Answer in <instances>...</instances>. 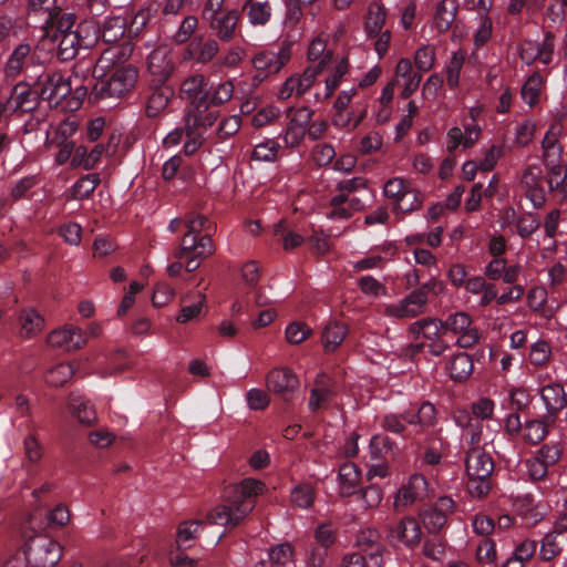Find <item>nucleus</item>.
<instances>
[{"instance_id": "obj_53", "label": "nucleus", "mask_w": 567, "mask_h": 567, "mask_svg": "<svg viewBox=\"0 0 567 567\" xmlns=\"http://www.w3.org/2000/svg\"><path fill=\"white\" fill-rule=\"evenodd\" d=\"M291 502L300 508H309L315 502V489L309 483H301L291 491Z\"/></svg>"}, {"instance_id": "obj_4", "label": "nucleus", "mask_w": 567, "mask_h": 567, "mask_svg": "<svg viewBox=\"0 0 567 567\" xmlns=\"http://www.w3.org/2000/svg\"><path fill=\"white\" fill-rule=\"evenodd\" d=\"M308 60L311 64L302 74H295L286 80L279 91V97L286 100L291 95H302L316 82L317 76L333 62V52L327 48V41L316 38L309 45Z\"/></svg>"}, {"instance_id": "obj_22", "label": "nucleus", "mask_w": 567, "mask_h": 567, "mask_svg": "<svg viewBox=\"0 0 567 567\" xmlns=\"http://www.w3.org/2000/svg\"><path fill=\"white\" fill-rule=\"evenodd\" d=\"M422 80V73L417 70L413 72L410 59L402 58L394 68L392 81L401 87L400 96L410 97L419 87Z\"/></svg>"}, {"instance_id": "obj_56", "label": "nucleus", "mask_w": 567, "mask_h": 567, "mask_svg": "<svg viewBox=\"0 0 567 567\" xmlns=\"http://www.w3.org/2000/svg\"><path fill=\"white\" fill-rule=\"evenodd\" d=\"M234 92V85L230 81L219 83L214 90L209 86L208 102L213 106H219L228 102Z\"/></svg>"}, {"instance_id": "obj_18", "label": "nucleus", "mask_w": 567, "mask_h": 567, "mask_svg": "<svg viewBox=\"0 0 567 567\" xmlns=\"http://www.w3.org/2000/svg\"><path fill=\"white\" fill-rule=\"evenodd\" d=\"M427 494L429 488L426 478L421 474H413L396 492L394 507L398 511L405 509L414 503L425 499Z\"/></svg>"}, {"instance_id": "obj_2", "label": "nucleus", "mask_w": 567, "mask_h": 567, "mask_svg": "<svg viewBox=\"0 0 567 567\" xmlns=\"http://www.w3.org/2000/svg\"><path fill=\"white\" fill-rule=\"evenodd\" d=\"M265 489L266 485L261 481L251 477L228 486L224 493L223 504L209 513V520L213 524L230 528L238 526L254 509L257 497Z\"/></svg>"}, {"instance_id": "obj_27", "label": "nucleus", "mask_w": 567, "mask_h": 567, "mask_svg": "<svg viewBox=\"0 0 567 567\" xmlns=\"http://www.w3.org/2000/svg\"><path fill=\"white\" fill-rule=\"evenodd\" d=\"M173 96L174 90L171 85L166 84V82L153 83L150 87V94L145 105L146 116L156 117L159 115L167 107Z\"/></svg>"}, {"instance_id": "obj_49", "label": "nucleus", "mask_w": 567, "mask_h": 567, "mask_svg": "<svg viewBox=\"0 0 567 567\" xmlns=\"http://www.w3.org/2000/svg\"><path fill=\"white\" fill-rule=\"evenodd\" d=\"M548 434V426L544 421L530 420L523 427V440L529 444L540 443Z\"/></svg>"}, {"instance_id": "obj_32", "label": "nucleus", "mask_w": 567, "mask_h": 567, "mask_svg": "<svg viewBox=\"0 0 567 567\" xmlns=\"http://www.w3.org/2000/svg\"><path fill=\"white\" fill-rule=\"evenodd\" d=\"M147 68L155 76L154 83L166 82L174 71V64L163 50H155L148 55Z\"/></svg>"}, {"instance_id": "obj_44", "label": "nucleus", "mask_w": 567, "mask_h": 567, "mask_svg": "<svg viewBox=\"0 0 567 567\" xmlns=\"http://www.w3.org/2000/svg\"><path fill=\"white\" fill-rule=\"evenodd\" d=\"M76 16L72 12H64L58 7V12L51 13L45 18V23L55 28L59 35H63L66 32H74L73 27L75 25Z\"/></svg>"}, {"instance_id": "obj_37", "label": "nucleus", "mask_w": 567, "mask_h": 567, "mask_svg": "<svg viewBox=\"0 0 567 567\" xmlns=\"http://www.w3.org/2000/svg\"><path fill=\"white\" fill-rule=\"evenodd\" d=\"M126 19L123 17L106 18L101 25L100 39L109 44L121 41L126 33Z\"/></svg>"}, {"instance_id": "obj_38", "label": "nucleus", "mask_w": 567, "mask_h": 567, "mask_svg": "<svg viewBox=\"0 0 567 567\" xmlns=\"http://www.w3.org/2000/svg\"><path fill=\"white\" fill-rule=\"evenodd\" d=\"M385 23V9L380 3H371L368 8V12L364 16V31L368 37H377L382 32Z\"/></svg>"}, {"instance_id": "obj_55", "label": "nucleus", "mask_w": 567, "mask_h": 567, "mask_svg": "<svg viewBox=\"0 0 567 567\" xmlns=\"http://www.w3.org/2000/svg\"><path fill=\"white\" fill-rule=\"evenodd\" d=\"M423 200V195L414 187H411L408 192H405V195L400 198L394 210L400 213H411L417 210L422 207Z\"/></svg>"}, {"instance_id": "obj_59", "label": "nucleus", "mask_w": 567, "mask_h": 567, "mask_svg": "<svg viewBox=\"0 0 567 567\" xmlns=\"http://www.w3.org/2000/svg\"><path fill=\"white\" fill-rule=\"evenodd\" d=\"M295 550L289 543H282L269 549L268 556L272 565L285 566L292 560Z\"/></svg>"}, {"instance_id": "obj_1", "label": "nucleus", "mask_w": 567, "mask_h": 567, "mask_svg": "<svg viewBox=\"0 0 567 567\" xmlns=\"http://www.w3.org/2000/svg\"><path fill=\"white\" fill-rule=\"evenodd\" d=\"M187 233L184 234L179 247L175 250L177 259L168 266L169 276L177 277L185 267L187 272L195 271L200 262L215 252L212 236L216 226L207 217H194L187 220Z\"/></svg>"}, {"instance_id": "obj_63", "label": "nucleus", "mask_w": 567, "mask_h": 567, "mask_svg": "<svg viewBox=\"0 0 567 567\" xmlns=\"http://www.w3.org/2000/svg\"><path fill=\"white\" fill-rule=\"evenodd\" d=\"M280 144L275 140H268L258 144L254 150V158L259 161L271 162L277 157Z\"/></svg>"}, {"instance_id": "obj_21", "label": "nucleus", "mask_w": 567, "mask_h": 567, "mask_svg": "<svg viewBox=\"0 0 567 567\" xmlns=\"http://www.w3.org/2000/svg\"><path fill=\"white\" fill-rule=\"evenodd\" d=\"M426 301L424 291L413 290L398 303L386 306L384 313L395 319L413 318L424 312Z\"/></svg>"}, {"instance_id": "obj_19", "label": "nucleus", "mask_w": 567, "mask_h": 567, "mask_svg": "<svg viewBox=\"0 0 567 567\" xmlns=\"http://www.w3.org/2000/svg\"><path fill=\"white\" fill-rule=\"evenodd\" d=\"M240 19L245 18L254 29H261L269 24L274 14V6L270 0H243Z\"/></svg>"}, {"instance_id": "obj_35", "label": "nucleus", "mask_w": 567, "mask_h": 567, "mask_svg": "<svg viewBox=\"0 0 567 567\" xmlns=\"http://www.w3.org/2000/svg\"><path fill=\"white\" fill-rule=\"evenodd\" d=\"M540 398L549 413H556L567 405V394L559 383H549L543 386Z\"/></svg>"}, {"instance_id": "obj_25", "label": "nucleus", "mask_w": 567, "mask_h": 567, "mask_svg": "<svg viewBox=\"0 0 567 567\" xmlns=\"http://www.w3.org/2000/svg\"><path fill=\"white\" fill-rule=\"evenodd\" d=\"M181 95L189 101V106L202 107L209 97L208 81L203 74H194L181 84Z\"/></svg>"}, {"instance_id": "obj_47", "label": "nucleus", "mask_w": 567, "mask_h": 567, "mask_svg": "<svg viewBox=\"0 0 567 567\" xmlns=\"http://www.w3.org/2000/svg\"><path fill=\"white\" fill-rule=\"evenodd\" d=\"M101 178L96 173L87 174L79 178L72 187L73 198H89L100 184Z\"/></svg>"}, {"instance_id": "obj_46", "label": "nucleus", "mask_w": 567, "mask_h": 567, "mask_svg": "<svg viewBox=\"0 0 567 567\" xmlns=\"http://www.w3.org/2000/svg\"><path fill=\"white\" fill-rule=\"evenodd\" d=\"M198 28V19L195 16H186L181 21L177 30L172 37L176 44H188L195 37V31Z\"/></svg>"}, {"instance_id": "obj_33", "label": "nucleus", "mask_w": 567, "mask_h": 567, "mask_svg": "<svg viewBox=\"0 0 567 567\" xmlns=\"http://www.w3.org/2000/svg\"><path fill=\"white\" fill-rule=\"evenodd\" d=\"M73 33L79 39L83 52H91L100 40L101 25L93 19L83 20L76 24Z\"/></svg>"}, {"instance_id": "obj_17", "label": "nucleus", "mask_w": 567, "mask_h": 567, "mask_svg": "<svg viewBox=\"0 0 567 567\" xmlns=\"http://www.w3.org/2000/svg\"><path fill=\"white\" fill-rule=\"evenodd\" d=\"M218 41L219 40L216 38L195 35L184 49L182 61L193 62L195 64H207L212 62L219 52Z\"/></svg>"}, {"instance_id": "obj_6", "label": "nucleus", "mask_w": 567, "mask_h": 567, "mask_svg": "<svg viewBox=\"0 0 567 567\" xmlns=\"http://www.w3.org/2000/svg\"><path fill=\"white\" fill-rule=\"evenodd\" d=\"M45 55L37 45L21 42L9 53L3 72L7 79L16 80L22 76L32 80L43 72Z\"/></svg>"}, {"instance_id": "obj_15", "label": "nucleus", "mask_w": 567, "mask_h": 567, "mask_svg": "<svg viewBox=\"0 0 567 567\" xmlns=\"http://www.w3.org/2000/svg\"><path fill=\"white\" fill-rule=\"evenodd\" d=\"M446 332L457 336L456 344L461 348H471L480 340V332L473 326L472 318L464 311L450 315L445 320Z\"/></svg>"}, {"instance_id": "obj_13", "label": "nucleus", "mask_w": 567, "mask_h": 567, "mask_svg": "<svg viewBox=\"0 0 567 567\" xmlns=\"http://www.w3.org/2000/svg\"><path fill=\"white\" fill-rule=\"evenodd\" d=\"M546 175L538 164L526 166L519 177V188L535 208H540L546 203Z\"/></svg>"}, {"instance_id": "obj_57", "label": "nucleus", "mask_w": 567, "mask_h": 567, "mask_svg": "<svg viewBox=\"0 0 567 567\" xmlns=\"http://www.w3.org/2000/svg\"><path fill=\"white\" fill-rule=\"evenodd\" d=\"M434 62L435 49L430 44L422 45L414 54V63L421 73L430 71Z\"/></svg>"}, {"instance_id": "obj_28", "label": "nucleus", "mask_w": 567, "mask_h": 567, "mask_svg": "<svg viewBox=\"0 0 567 567\" xmlns=\"http://www.w3.org/2000/svg\"><path fill=\"white\" fill-rule=\"evenodd\" d=\"M213 105L207 101L202 107L188 106L184 116L186 127L196 131H204L215 124L218 118L217 111L212 109Z\"/></svg>"}, {"instance_id": "obj_62", "label": "nucleus", "mask_w": 567, "mask_h": 567, "mask_svg": "<svg viewBox=\"0 0 567 567\" xmlns=\"http://www.w3.org/2000/svg\"><path fill=\"white\" fill-rule=\"evenodd\" d=\"M540 226V220L530 213L520 215L516 220V228L520 237L526 238L535 233Z\"/></svg>"}, {"instance_id": "obj_39", "label": "nucleus", "mask_w": 567, "mask_h": 567, "mask_svg": "<svg viewBox=\"0 0 567 567\" xmlns=\"http://www.w3.org/2000/svg\"><path fill=\"white\" fill-rule=\"evenodd\" d=\"M457 12L456 0H442L435 10L434 25L440 32L446 31L455 20Z\"/></svg>"}, {"instance_id": "obj_52", "label": "nucleus", "mask_w": 567, "mask_h": 567, "mask_svg": "<svg viewBox=\"0 0 567 567\" xmlns=\"http://www.w3.org/2000/svg\"><path fill=\"white\" fill-rule=\"evenodd\" d=\"M203 524L198 520L185 522L179 525L176 544L179 549L189 547V542L193 540L202 528Z\"/></svg>"}, {"instance_id": "obj_10", "label": "nucleus", "mask_w": 567, "mask_h": 567, "mask_svg": "<svg viewBox=\"0 0 567 567\" xmlns=\"http://www.w3.org/2000/svg\"><path fill=\"white\" fill-rule=\"evenodd\" d=\"M404 422L416 425L419 427L417 432H425L435 425V406L431 402L424 401L416 410L412 409L411 412L403 415L388 414L383 419L382 426L386 431L402 433L405 430Z\"/></svg>"}, {"instance_id": "obj_7", "label": "nucleus", "mask_w": 567, "mask_h": 567, "mask_svg": "<svg viewBox=\"0 0 567 567\" xmlns=\"http://www.w3.org/2000/svg\"><path fill=\"white\" fill-rule=\"evenodd\" d=\"M465 471L468 476L467 489L472 497L484 498L491 491V475L494 461L482 446L468 449L465 457Z\"/></svg>"}, {"instance_id": "obj_29", "label": "nucleus", "mask_w": 567, "mask_h": 567, "mask_svg": "<svg viewBox=\"0 0 567 567\" xmlns=\"http://www.w3.org/2000/svg\"><path fill=\"white\" fill-rule=\"evenodd\" d=\"M48 343L52 347L64 348L65 350L81 349L86 343V337L80 328L69 326L51 332Z\"/></svg>"}, {"instance_id": "obj_45", "label": "nucleus", "mask_w": 567, "mask_h": 567, "mask_svg": "<svg viewBox=\"0 0 567 567\" xmlns=\"http://www.w3.org/2000/svg\"><path fill=\"white\" fill-rule=\"evenodd\" d=\"M70 409L73 413V415L82 423L86 425H91L95 419L96 414L93 410L92 404L89 400H85L83 398L72 396L70 399Z\"/></svg>"}, {"instance_id": "obj_5", "label": "nucleus", "mask_w": 567, "mask_h": 567, "mask_svg": "<svg viewBox=\"0 0 567 567\" xmlns=\"http://www.w3.org/2000/svg\"><path fill=\"white\" fill-rule=\"evenodd\" d=\"M32 522L33 516L22 532L24 545L20 551L32 567H54L62 557V547L48 534L38 533Z\"/></svg>"}, {"instance_id": "obj_23", "label": "nucleus", "mask_w": 567, "mask_h": 567, "mask_svg": "<svg viewBox=\"0 0 567 567\" xmlns=\"http://www.w3.org/2000/svg\"><path fill=\"white\" fill-rule=\"evenodd\" d=\"M354 190V177L339 184V193L331 198L327 215L333 219H348L352 216L354 199L349 195Z\"/></svg>"}, {"instance_id": "obj_54", "label": "nucleus", "mask_w": 567, "mask_h": 567, "mask_svg": "<svg viewBox=\"0 0 567 567\" xmlns=\"http://www.w3.org/2000/svg\"><path fill=\"white\" fill-rule=\"evenodd\" d=\"M20 322L23 332L29 337L42 330L44 319L34 309H28L21 312Z\"/></svg>"}, {"instance_id": "obj_12", "label": "nucleus", "mask_w": 567, "mask_h": 567, "mask_svg": "<svg viewBox=\"0 0 567 567\" xmlns=\"http://www.w3.org/2000/svg\"><path fill=\"white\" fill-rule=\"evenodd\" d=\"M40 99L33 81L23 79L12 86L10 96L1 103V106L4 115H10L16 112L31 113L38 109Z\"/></svg>"}, {"instance_id": "obj_24", "label": "nucleus", "mask_w": 567, "mask_h": 567, "mask_svg": "<svg viewBox=\"0 0 567 567\" xmlns=\"http://www.w3.org/2000/svg\"><path fill=\"white\" fill-rule=\"evenodd\" d=\"M298 378L288 368H275L267 375L270 391L288 400L298 388Z\"/></svg>"}, {"instance_id": "obj_9", "label": "nucleus", "mask_w": 567, "mask_h": 567, "mask_svg": "<svg viewBox=\"0 0 567 567\" xmlns=\"http://www.w3.org/2000/svg\"><path fill=\"white\" fill-rule=\"evenodd\" d=\"M210 8L202 9V20L208 27L214 38L221 42H231L240 34V12L238 9H227L225 4L210 2Z\"/></svg>"}, {"instance_id": "obj_51", "label": "nucleus", "mask_w": 567, "mask_h": 567, "mask_svg": "<svg viewBox=\"0 0 567 567\" xmlns=\"http://www.w3.org/2000/svg\"><path fill=\"white\" fill-rule=\"evenodd\" d=\"M543 86V78L534 73L530 75L522 87V97L529 105L533 106L537 103L539 93Z\"/></svg>"}, {"instance_id": "obj_3", "label": "nucleus", "mask_w": 567, "mask_h": 567, "mask_svg": "<svg viewBox=\"0 0 567 567\" xmlns=\"http://www.w3.org/2000/svg\"><path fill=\"white\" fill-rule=\"evenodd\" d=\"M563 126L553 123L542 141V159L546 168L548 190L561 199L567 198V165L563 162V146L559 143Z\"/></svg>"}, {"instance_id": "obj_11", "label": "nucleus", "mask_w": 567, "mask_h": 567, "mask_svg": "<svg viewBox=\"0 0 567 567\" xmlns=\"http://www.w3.org/2000/svg\"><path fill=\"white\" fill-rule=\"evenodd\" d=\"M31 81H33L40 101H48L55 106L72 92L71 80L64 78L60 72L48 71L47 66Z\"/></svg>"}, {"instance_id": "obj_14", "label": "nucleus", "mask_w": 567, "mask_h": 567, "mask_svg": "<svg viewBox=\"0 0 567 567\" xmlns=\"http://www.w3.org/2000/svg\"><path fill=\"white\" fill-rule=\"evenodd\" d=\"M383 563L380 535L377 529L367 528L357 536V565L381 567Z\"/></svg>"}, {"instance_id": "obj_48", "label": "nucleus", "mask_w": 567, "mask_h": 567, "mask_svg": "<svg viewBox=\"0 0 567 567\" xmlns=\"http://www.w3.org/2000/svg\"><path fill=\"white\" fill-rule=\"evenodd\" d=\"M411 187V183L405 178L393 177L384 184L383 194L388 199L392 200L394 209L400 198H402L405 195V192H408Z\"/></svg>"}, {"instance_id": "obj_50", "label": "nucleus", "mask_w": 567, "mask_h": 567, "mask_svg": "<svg viewBox=\"0 0 567 567\" xmlns=\"http://www.w3.org/2000/svg\"><path fill=\"white\" fill-rule=\"evenodd\" d=\"M73 373V365L68 362H62L48 371L45 380L50 385L61 386L72 378Z\"/></svg>"}, {"instance_id": "obj_60", "label": "nucleus", "mask_w": 567, "mask_h": 567, "mask_svg": "<svg viewBox=\"0 0 567 567\" xmlns=\"http://www.w3.org/2000/svg\"><path fill=\"white\" fill-rule=\"evenodd\" d=\"M358 285L365 296L369 298H378L385 295V287L375 278L371 276H362L358 279Z\"/></svg>"}, {"instance_id": "obj_41", "label": "nucleus", "mask_w": 567, "mask_h": 567, "mask_svg": "<svg viewBox=\"0 0 567 567\" xmlns=\"http://www.w3.org/2000/svg\"><path fill=\"white\" fill-rule=\"evenodd\" d=\"M55 37L58 38V34ZM82 51L79 39L73 32H66L63 35H59L56 56L60 61L66 62L73 60L80 55Z\"/></svg>"}, {"instance_id": "obj_64", "label": "nucleus", "mask_w": 567, "mask_h": 567, "mask_svg": "<svg viewBox=\"0 0 567 567\" xmlns=\"http://www.w3.org/2000/svg\"><path fill=\"white\" fill-rule=\"evenodd\" d=\"M311 333V329L302 322H291L286 328V339L289 343L299 344Z\"/></svg>"}, {"instance_id": "obj_16", "label": "nucleus", "mask_w": 567, "mask_h": 567, "mask_svg": "<svg viewBox=\"0 0 567 567\" xmlns=\"http://www.w3.org/2000/svg\"><path fill=\"white\" fill-rule=\"evenodd\" d=\"M290 60V49L281 48L279 52L262 51L254 56L252 64L256 69L254 80L262 82L270 74L278 73Z\"/></svg>"}, {"instance_id": "obj_61", "label": "nucleus", "mask_w": 567, "mask_h": 567, "mask_svg": "<svg viewBox=\"0 0 567 567\" xmlns=\"http://www.w3.org/2000/svg\"><path fill=\"white\" fill-rule=\"evenodd\" d=\"M195 299L196 300L190 305L182 306L181 313L177 317L178 322L186 323L196 318L200 313L203 303L205 301V296L200 292H196Z\"/></svg>"}, {"instance_id": "obj_8", "label": "nucleus", "mask_w": 567, "mask_h": 567, "mask_svg": "<svg viewBox=\"0 0 567 567\" xmlns=\"http://www.w3.org/2000/svg\"><path fill=\"white\" fill-rule=\"evenodd\" d=\"M101 75L90 91V101L92 102L124 96L134 87L138 76L136 68L132 65L116 68L110 72L103 70Z\"/></svg>"}, {"instance_id": "obj_58", "label": "nucleus", "mask_w": 567, "mask_h": 567, "mask_svg": "<svg viewBox=\"0 0 567 567\" xmlns=\"http://www.w3.org/2000/svg\"><path fill=\"white\" fill-rule=\"evenodd\" d=\"M476 559L482 565H493L496 561V546L491 538L485 537L477 544Z\"/></svg>"}, {"instance_id": "obj_30", "label": "nucleus", "mask_w": 567, "mask_h": 567, "mask_svg": "<svg viewBox=\"0 0 567 567\" xmlns=\"http://www.w3.org/2000/svg\"><path fill=\"white\" fill-rule=\"evenodd\" d=\"M352 95H354V86L351 87V94L347 91L340 92L333 105V125L339 128H346L348 132L354 128V122L352 121L354 111L349 107Z\"/></svg>"}, {"instance_id": "obj_36", "label": "nucleus", "mask_w": 567, "mask_h": 567, "mask_svg": "<svg viewBox=\"0 0 567 567\" xmlns=\"http://www.w3.org/2000/svg\"><path fill=\"white\" fill-rule=\"evenodd\" d=\"M348 333L346 323L331 320L321 333V342L327 353L333 352L344 340Z\"/></svg>"}, {"instance_id": "obj_42", "label": "nucleus", "mask_w": 567, "mask_h": 567, "mask_svg": "<svg viewBox=\"0 0 567 567\" xmlns=\"http://www.w3.org/2000/svg\"><path fill=\"white\" fill-rule=\"evenodd\" d=\"M450 375L455 381L466 380L473 371V361L465 352L452 357L447 367Z\"/></svg>"}, {"instance_id": "obj_43", "label": "nucleus", "mask_w": 567, "mask_h": 567, "mask_svg": "<svg viewBox=\"0 0 567 567\" xmlns=\"http://www.w3.org/2000/svg\"><path fill=\"white\" fill-rule=\"evenodd\" d=\"M338 486L340 497L354 495V463L351 460L339 467Z\"/></svg>"}, {"instance_id": "obj_20", "label": "nucleus", "mask_w": 567, "mask_h": 567, "mask_svg": "<svg viewBox=\"0 0 567 567\" xmlns=\"http://www.w3.org/2000/svg\"><path fill=\"white\" fill-rule=\"evenodd\" d=\"M455 507L456 504L451 497H440L432 507L420 514L424 527L430 533L440 532L446 524L447 516L454 513Z\"/></svg>"}, {"instance_id": "obj_40", "label": "nucleus", "mask_w": 567, "mask_h": 567, "mask_svg": "<svg viewBox=\"0 0 567 567\" xmlns=\"http://www.w3.org/2000/svg\"><path fill=\"white\" fill-rule=\"evenodd\" d=\"M567 542V535H561L555 530L546 534L542 540L539 555L543 560H550L558 556Z\"/></svg>"}, {"instance_id": "obj_26", "label": "nucleus", "mask_w": 567, "mask_h": 567, "mask_svg": "<svg viewBox=\"0 0 567 567\" xmlns=\"http://www.w3.org/2000/svg\"><path fill=\"white\" fill-rule=\"evenodd\" d=\"M104 59L101 58L97 60L96 54L92 52H84L83 55L79 56L76 62L72 68V74L75 79L82 81H90V85L95 83L99 78H101V73L105 70L109 64L103 65Z\"/></svg>"}, {"instance_id": "obj_31", "label": "nucleus", "mask_w": 567, "mask_h": 567, "mask_svg": "<svg viewBox=\"0 0 567 567\" xmlns=\"http://www.w3.org/2000/svg\"><path fill=\"white\" fill-rule=\"evenodd\" d=\"M392 540L403 543L406 546H415L421 542L422 532L419 523L413 517L402 518L395 527L390 529Z\"/></svg>"}, {"instance_id": "obj_34", "label": "nucleus", "mask_w": 567, "mask_h": 567, "mask_svg": "<svg viewBox=\"0 0 567 567\" xmlns=\"http://www.w3.org/2000/svg\"><path fill=\"white\" fill-rule=\"evenodd\" d=\"M410 331L429 341H435L446 333L444 320L433 318H425L413 322Z\"/></svg>"}]
</instances>
